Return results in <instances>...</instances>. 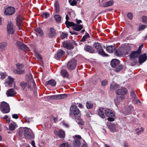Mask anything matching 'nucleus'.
Segmentation results:
<instances>
[{
    "mask_svg": "<svg viewBox=\"0 0 147 147\" xmlns=\"http://www.w3.org/2000/svg\"><path fill=\"white\" fill-rule=\"evenodd\" d=\"M14 79L11 77H8L5 80V83L6 86H10L12 83L13 82Z\"/></svg>",
    "mask_w": 147,
    "mask_h": 147,
    "instance_id": "nucleus-27",
    "label": "nucleus"
},
{
    "mask_svg": "<svg viewBox=\"0 0 147 147\" xmlns=\"http://www.w3.org/2000/svg\"><path fill=\"white\" fill-rule=\"evenodd\" d=\"M58 135L60 138H64L65 136V133L64 131L62 130H60L59 131Z\"/></svg>",
    "mask_w": 147,
    "mask_h": 147,
    "instance_id": "nucleus-40",
    "label": "nucleus"
},
{
    "mask_svg": "<svg viewBox=\"0 0 147 147\" xmlns=\"http://www.w3.org/2000/svg\"><path fill=\"white\" fill-rule=\"evenodd\" d=\"M123 145L124 147H128L129 146L127 143L126 142H124Z\"/></svg>",
    "mask_w": 147,
    "mask_h": 147,
    "instance_id": "nucleus-64",
    "label": "nucleus"
},
{
    "mask_svg": "<svg viewBox=\"0 0 147 147\" xmlns=\"http://www.w3.org/2000/svg\"><path fill=\"white\" fill-rule=\"evenodd\" d=\"M16 67L17 69H21L24 67V65L23 64L18 63L16 64Z\"/></svg>",
    "mask_w": 147,
    "mask_h": 147,
    "instance_id": "nucleus-46",
    "label": "nucleus"
},
{
    "mask_svg": "<svg viewBox=\"0 0 147 147\" xmlns=\"http://www.w3.org/2000/svg\"><path fill=\"white\" fill-rule=\"evenodd\" d=\"M105 113L107 117H114L115 116L114 112L109 109H106L105 111Z\"/></svg>",
    "mask_w": 147,
    "mask_h": 147,
    "instance_id": "nucleus-15",
    "label": "nucleus"
},
{
    "mask_svg": "<svg viewBox=\"0 0 147 147\" xmlns=\"http://www.w3.org/2000/svg\"><path fill=\"white\" fill-rule=\"evenodd\" d=\"M74 42L73 41H65L63 43V47L68 49H72L74 47Z\"/></svg>",
    "mask_w": 147,
    "mask_h": 147,
    "instance_id": "nucleus-8",
    "label": "nucleus"
},
{
    "mask_svg": "<svg viewBox=\"0 0 147 147\" xmlns=\"http://www.w3.org/2000/svg\"><path fill=\"white\" fill-rule=\"evenodd\" d=\"M15 9L14 7H8L5 9L4 14L5 15H11L15 13Z\"/></svg>",
    "mask_w": 147,
    "mask_h": 147,
    "instance_id": "nucleus-11",
    "label": "nucleus"
},
{
    "mask_svg": "<svg viewBox=\"0 0 147 147\" xmlns=\"http://www.w3.org/2000/svg\"><path fill=\"white\" fill-rule=\"evenodd\" d=\"M7 29L8 32L9 34H13L14 32L13 29V24L11 22H9L7 24Z\"/></svg>",
    "mask_w": 147,
    "mask_h": 147,
    "instance_id": "nucleus-16",
    "label": "nucleus"
},
{
    "mask_svg": "<svg viewBox=\"0 0 147 147\" xmlns=\"http://www.w3.org/2000/svg\"><path fill=\"white\" fill-rule=\"evenodd\" d=\"M128 53V51L125 50H124L122 51H120L119 50H116L115 52V55L119 57H121L123 55H125Z\"/></svg>",
    "mask_w": 147,
    "mask_h": 147,
    "instance_id": "nucleus-17",
    "label": "nucleus"
},
{
    "mask_svg": "<svg viewBox=\"0 0 147 147\" xmlns=\"http://www.w3.org/2000/svg\"><path fill=\"white\" fill-rule=\"evenodd\" d=\"M35 55L37 59H40V60H41L42 59V56L38 53H36L35 54Z\"/></svg>",
    "mask_w": 147,
    "mask_h": 147,
    "instance_id": "nucleus-51",
    "label": "nucleus"
},
{
    "mask_svg": "<svg viewBox=\"0 0 147 147\" xmlns=\"http://www.w3.org/2000/svg\"><path fill=\"white\" fill-rule=\"evenodd\" d=\"M49 15V13L48 12L44 13L42 14L43 17H45V18H47Z\"/></svg>",
    "mask_w": 147,
    "mask_h": 147,
    "instance_id": "nucleus-57",
    "label": "nucleus"
},
{
    "mask_svg": "<svg viewBox=\"0 0 147 147\" xmlns=\"http://www.w3.org/2000/svg\"><path fill=\"white\" fill-rule=\"evenodd\" d=\"M16 94V92L13 88L9 89L7 91L6 93V94L8 97L13 96Z\"/></svg>",
    "mask_w": 147,
    "mask_h": 147,
    "instance_id": "nucleus-21",
    "label": "nucleus"
},
{
    "mask_svg": "<svg viewBox=\"0 0 147 147\" xmlns=\"http://www.w3.org/2000/svg\"><path fill=\"white\" fill-rule=\"evenodd\" d=\"M76 60L74 59L70 60L67 63V67L69 70H72L75 68L76 66Z\"/></svg>",
    "mask_w": 147,
    "mask_h": 147,
    "instance_id": "nucleus-5",
    "label": "nucleus"
},
{
    "mask_svg": "<svg viewBox=\"0 0 147 147\" xmlns=\"http://www.w3.org/2000/svg\"><path fill=\"white\" fill-rule=\"evenodd\" d=\"M56 33L55 29L51 28L49 30L48 36L49 38H52L55 36Z\"/></svg>",
    "mask_w": 147,
    "mask_h": 147,
    "instance_id": "nucleus-22",
    "label": "nucleus"
},
{
    "mask_svg": "<svg viewBox=\"0 0 147 147\" xmlns=\"http://www.w3.org/2000/svg\"><path fill=\"white\" fill-rule=\"evenodd\" d=\"M119 97H118V96H116L115 99V104L117 106L118 105L120 102V100L119 99Z\"/></svg>",
    "mask_w": 147,
    "mask_h": 147,
    "instance_id": "nucleus-47",
    "label": "nucleus"
},
{
    "mask_svg": "<svg viewBox=\"0 0 147 147\" xmlns=\"http://www.w3.org/2000/svg\"><path fill=\"white\" fill-rule=\"evenodd\" d=\"M130 95L131 97L132 100L134 104H137L138 103H140V101L138 98L134 90L131 91L130 93Z\"/></svg>",
    "mask_w": 147,
    "mask_h": 147,
    "instance_id": "nucleus-10",
    "label": "nucleus"
},
{
    "mask_svg": "<svg viewBox=\"0 0 147 147\" xmlns=\"http://www.w3.org/2000/svg\"><path fill=\"white\" fill-rule=\"evenodd\" d=\"M54 5L55 11L57 13H59L60 11L59 7L58 2L57 0L55 1Z\"/></svg>",
    "mask_w": 147,
    "mask_h": 147,
    "instance_id": "nucleus-31",
    "label": "nucleus"
},
{
    "mask_svg": "<svg viewBox=\"0 0 147 147\" xmlns=\"http://www.w3.org/2000/svg\"><path fill=\"white\" fill-rule=\"evenodd\" d=\"M16 124L14 122H11L9 125V129L13 131L16 128Z\"/></svg>",
    "mask_w": 147,
    "mask_h": 147,
    "instance_id": "nucleus-33",
    "label": "nucleus"
},
{
    "mask_svg": "<svg viewBox=\"0 0 147 147\" xmlns=\"http://www.w3.org/2000/svg\"><path fill=\"white\" fill-rule=\"evenodd\" d=\"M7 43L6 42H2L0 43V49L1 50H4L7 46Z\"/></svg>",
    "mask_w": 147,
    "mask_h": 147,
    "instance_id": "nucleus-32",
    "label": "nucleus"
},
{
    "mask_svg": "<svg viewBox=\"0 0 147 147\" xmlns=\"http://www.w3.org/2000/svg\"><path fill=\"white\" fill-rule=\"evenodd\" d=\"M108 83L107 81L106 80H103L101 82V84L102 86H105Z\"/></svg>",
    "mask_w": 147,
    "mask_h": 147,
    "instance_id": "nucleus-56",
    "label": "nucleus"
},
{
    "mask_svg": "<svg viewBox=\"0 0 147 147\" xmlns=\"http://www.w3.org/2000/svg\"><path fill=\"white\" fill-rule=\"evenodd\" d=\"M56 84V81L53 79L50 80L46 82V84L47 85H50L53 86H55Z\"/></svg>",
    "mask_w": 147,
    "mask_h": 147,
    "instance_id": "nucleus-30",
    "label": "nucleus"
},
{
    "mask_svg": "<svg viewBox=\"0 0 147 147\" xmlns=\"http://www.w3.org/2000/svg\"><path fill=\"white\" fill-rule=\"evenodd\" d=\"M123 68V66L122 65H119L117 67L115 68L114 70L115 72H119Z\"/></svg>",
    "mask_w": 147,
    "mask_h": 147,
    "instance_id": "nucleus-45",
    "label": "nucleus"
},
{
    "mask_svg": "<svg viewBox=\"0 0 147 147\" xmlns=\"http://www.w3.org/2000/svg\"><path fill=\"white\" fill-rule=\"evenodd\" d=\"M67 96L66 94H61L49 96V98L51 99H60L66 98Z\"/></svg>",
    "mask_w": 147,
    "mask_h": 147,
    "instance_id": "nucleus-9",
    "label": "nucleus"
},
{
    "mask_svg": "<svg viewBox=\"0 0 147 147\" xmlns=\"http://www.w3.org/2000/svg\"><path fill=\"white\" fill-rule=\"evenodd\" d=\"M86 107L88 109L92 108L93 107V104L90 102H87L86 103Z\"/></svg>",
    "mask_w": 147,
    "mask_h": 147,
    "instance_id": "nucleus-44",
    "label": "nucleus"
},
{
    "mask_svg": "<svg viewBox=\"0 0 147 147\" xmlns=\"http://www.w3.org/2000/svg\"><path fill=\"white\" fill-rule=\"evenodd\" d=\"M113 3V0H110L104 3L103 5L102 6L104 7H107L109 6H111Z\"/></svg>",
    "mask_w": 147,
    "mask_h": 147,
    "instance_id": "nucleus-36",
    "label": "nucleus"
},
{
    "mask_svg": "<svg viewBox=\"0 0 147 147\" xmlns=\"http://www.w3.org/2000/svg\"><path fill=\"white\" fill-rule=\"evenodd\" d=\"M69 32L72 35H73V34L78 35V32H75V31H73V32L70 31Z\"/></svg>",
    "mask_w": 147,
    "mask_h": 147,
    "instance_id": "nucleus-63",
    "label": "nucleus"
},
{
    "mask_svg": "<svg viewBox=\"0 0 147 147\" xmlns=\"http://www.w3.org/2000/svg\"><path fill=\"white\" fill-rule=\"evenodd\" d=\"M109 117L107 118L108 121H114L115 119L113 118L114 117Z\"/></svg>",
    "mask_w": 147,
    "mask_h": 147,
    "instance_id": "nucleus-60",
    "label": "nucleus"
},
{
    "mask_svg": "<svg viewBox=\"0 0 147 147\" xmlns=\"http://www.w3.org/2000/svg\"><path fill=\"white\" fill-rule=\"evenodd\" d=\"M140 53H141L140 52L139 50L133 51L129 55V57L131 58L134 59L138 57Z\"/></svg>",
    "mask_w": 147,
    "mask_h": 147,
    "instance_id": "nucleus-19",
    "label": "nucleus"
},
{
    "mask_svg": "<svg viewBox=\"0 0 147 147\" xmlns=\"http://www.w3.org/2000/svg\"><path fill=\"white\" fill-rule=\"evenodd\" d=\"M74 139L73 142L74 147H79L81 145L80 140L81 139V136L79 135H76L73 136Z\"/></svg>",
    "mask_w": 147,
    "mask_h": 147,
    "instance_id": "nucleus-6",
    "label": "nucleus"
},
{
    "mask_svg": "<svg viewBox=\"0 0 147 147\" xmlns=\"http://www.w3.org/2000/svg\"><path fill=\"white\" fill-rule=\"evenodd\" d=\"M125 95H121V96H118V97H119V99H120V100H123L125 98Z\"/></svg>",
    "mask_w": 147,
    "mask_h": 147,
    "instance_id": "nucleus-62",
    "label": "nucleus"
},
{
    "mask_svg": "<svg viewBox=\"0 0 147 147\" xmlns=\"http://www.w3.org/2000/svg\"><path fill=\"white\" fill-rule=\"evenodd\" d=\"M84 50L90 53H93L94 52V50L92 47L89 45H85L84 47Z\"/></svg>",
    "mask_w": 147,
    "mask_h": 147,
    "instance_id": "nucleus-26",
    "label": "nucleus"
},
{
    "mask_svg": "<svg viewBox=\"0 0 147 147\" xmlns=\"http://www.w3.org/2000/svg\"><path fill=\"white\" fill-rule=\"evenodd\" d=\"M23 20V18L20 16H18L16 18V21L17 25V26L18 27L19 30L22 29Z\"/></svg>",
    "mask_w": 147,
    "mask_h": 147,
    "instance_id": "nucleus-12",
    "label": "nucleus"
},
{
    "mask_svg": "<svg viewBox=\"0 0 147 147\" xmlns=\"http://www.w3.org/2000/svg\"><path fill=\"white\" fill-rule=\"evenodd\" d=\"M69 2L72 6L75 5L77 3V1L75 0H73L72 2L71 0H69Z\"/></svg>",
    "mask_w": 147,
    "mask_h": 147,
    "instance_id": "nucleus-49",
    "label": "nucleus"
},
{
    "mask_svg": "<svg viewBox=\"0 0 147 147\" xmlns=\"http://www.w3.org/2000/svg\"><path fill=\"white\" fill-rule=\"evenodd\" d=\"M89 37L90 36L89 34L87 33H86L85 35L83 37L82 39L80 40V42H84L86 41L87 39L89 38Z\"/></svg>",
    "mask_w": 147,
    "mask_h": 147,
    "instance_id": "nucleus-37",
    "label": "nucleus"
},
{
    "mask_svg": "<svg viewBox=\"0 0 147 147\" xmlns=\"http://www.w3.org/2000/svg\"><path fill=\"white\" fill-rule=\"evenodd\" d=\"M119 61L117 59H113L111 63V65L112 67L115 68L119 64Z\"/></svg>",
    "mask_w": 147,
    "mask_h": 147,
    "instance_id": "nucleus-23",
    "label": "nucleus"
},
{
    "mask_svg": "<svg viewBox=\"0 0 147 147\" xmlns=\"http://www.w3.org/2000/svg\"><path fill=\"white\" fill-rule=\"evenodd\" d=\"M35 31L38 33L40 36H42L43 35V32L40 28H38L35 29Z\"/></svg>",
    "mask_w": 147,
    "mask_h": 147,
    "instance_id": "nucleus-39",
    "label": "nucleus"
},
{
    "mask_svg": "<svg viewBox=\"0 0 147 147\" xmlns=\"http://www.w3.org/2000/svg\"><path fill=\"white\" fill-rule=\"evenodd\" d=\"M26 78L28 81L29 84L27 86L28 88L31 90V87L33 86L34 88L36 87V84L34 80L32 75L31 74H29L26 76Z\"/></svg>",
    "mask_w": 147,
    "mask_h": 147,
    "instance_id": "nucleus-4",
    "label": "nucleus"
},
{
    "mask_svg": "<svg viewBox=\"0 0 147 147\" xmlns=\"http://www.w3.org/2000/svg\"><path fill=\"white\" fill-rule=\"evenodd\" d=\"M61 74L62 77L64 78H68L69 76L68 72L65 69H62L61 70Z\"/></svg>",
    "mask_w": 147,
    "mask_h": 147,
    "instance_id": "nucleus-25",
    "label": "nucleus"
},
{
    "mask_svg": "<svg viewBox=\"0 0 147 147\" xmlns=\"http://www.w3.org/2000/svg\"><path fill=\"white\" fill-rule=\"evenodd\" d=\"M68 35L67 34L66 32H62L60 35V37L62 39H64Z\"/></svg>",
    "mask_w": 147,
    "mask_h": 147,
    "instance_id": "nucleus-48",
    "label": "nucleus"
},
{
    "mask_svg": "<svg viewBox=\"0 0 147 147\" xmlns=\"http://www.w3.org/2000/svg\"><path fill=\"white\" fill-rule=\"evenodd\" d=\"M127 92V90L126 88H123L119 89L116 91V93L119 95H126Z\"/></svg>",
    "mask_w": 147,
    "mask_h": 147,
    "instance_id": "nucleus-20",
    "label": "nucleus"
},
{
    "mask_svg": "<svg viewBox=\"0 0 147 147\" xmlns=\"http://www.w3.org/2000/svg\"><path fill=\"white\" fill-rule=\"evenodd\" d=\"M0 75L1 76V78L2 79L5 78L6 76V73L4 72H0Z\"/></svg>",
    "mask_w": 147,
    "mask_h": 147,
    "instance_id": "nucleus-54",
    "label": "nucleus"
},
{
    "mask_svg": "<svg viewBox=\"0 0 147 147\" xmlns=\"http://www.w3.org/2000/svg\"><path fill=\"white\" fill-rule=\"evenodd\" d=\"M144 129L142 127H141L140 129L139 128H137L136 129V134L138 135L142 133L144 131Z\"/></svg>",
    "mask_w": 147,
    "mask_h": 147,
    "instance_id": "nucleus-42",
    "label": "nucleus"
},
{
    "mask_svg": "<svg viewBox=\"0 0 147 147\" xmlns=\"http://www.w3.org/2000/svg\"><path fill=\"white\" fill-rule=\"evenodd\" d=\"M147 59V56L146 53L141 55L139 57L138 60L140 64H142Z\"/></svg>",
    "mask_w": 147,
    "mask_h": 147,
    "instance_id": "nucleus-18",
    "label": "nucleus"
},
{
    "mask_svg": "<svg viewBox=\"0 0 147 147\" xmlns=\"http://www.w3.org/2000/svg\"><path fill=\"white\" fill-rule=\"evenodd\" d=\"M54 18L57 22L61 21V17L59 15H55L54 16Z\"/></svg>",
    "mask_w": 147,
    "mask_h": 147,
    "instance_id": "nucleus-43",
    "label": "nucleus"
},
{
    "mask_svg": "<svg viewBox=\"0 0 147 147\" xmlns=\"http://www.w3.org/2000/svg\"><path fill=\"white\" fill-rule=\"evenodd\" d=\"M24 136L26 138L31 139L34 138V135L31 129L27 127L24 128Z\"/></svg>",
    "mask_w": 147,
    "mask_h": 147,
    "instance_id": "nucleus-2",
    "label": "nucleus"
},
{
    "mask_svg": "<svg viewBox=\"0 0 147 147\" xmlns=\"http://www.w3.org/2000/svg\"><path fill=\"white\" fill-rule=\"evenodd\" d=\"M1 109L3 113H7L10 111L9 105L5 102H3L1 104Z\"/></svg>",
    "mask_w": 147,
    "mask_h": 147,
    "instance_id": "nucleus-7",
    "label": "nucleus"
},
{
    "mask_svg": "<svg viewBox=\"0 0 147 147\" xmlns=\"http://www.w3.org/2000/svg\"><path fill=\"white\" fill-rule=\"evenodd\" d=\"M104 109L102 108H100L98 111V114L99 116L103 119L105 118V116L104 114Z\"/></svg>",
    "mask_w": 147,
    "mask_h": 147,
    "instance_id": "nucleus-24",
    "label": "nucleus"
},
{
    "mask_svg": "<svg viewBox=\"0 0 147 147\" xmlns=\"http://www.w3.org/2000/svg\"><path fill=\"white\" fill-rule=\"evenodd\" d=\"M119 87V85L115 83H113L111 84L110 86V89L111 90H114Z\"/></svg>",
    "mask_w": 147,
    "mask_h": 147,
    "instance_id": "nucleus-35",
    "label": "nucleus"
},
{
    "mask_svg": "<svg viewBox=\"0 0 147 147\" xmlns=\"http://www.w3.org/2000/svg\"><path fill=\"white\" fill-rule=\"evenodd\" d=\"M24 131V129H20L18 132V134L19 136H21L23 134Z\"/></svg>",
    "mask_w": 147,
    "mask_h": 147,
    "instance_id": "nucleus-55",
    "label": "nucleus"
},
{
    "mask_svg": "<svg viewBox=\"0 0 147 147\" xmlns=\"http://www.w3.org/2000/svg\"><path fill=\"white\" fill-rule=\"evenodd\" d=\"M13 72L15 74H21L24 73L25 70L21 69H15L14 70Z\"/></svg>",
    "mask_w": 147,
    "mask_h": 147,
    "instance_id": "nucleus-38",
    "label": "nucleus"
},
{
    "mask_svg": "<svg viewBox=\"0 0 147 147\" xmlns=\"http://www.w3.org/2000/svg\"><path fill=\"white\" fill-rule=\"evenodd\" d=\"M142 20L145 23H147V17L144 16L142 17Z\"/></svg>",
    "mask_w": 147,
    "mask_h": 147,
    "instance_id": "nucleus-59",
    "label": "nucleus"
},
{
    "mask_svg": "<svg viewBox=\"0 0 147 147\" xmlns=\"http://www.w3.org/2000/svg\"><path fill=\"white\" fill-rule=\"evenodd\" d=\"M20 85L22 88L24 89L26 86L27 84L24 82H22L20 83Z\"/></svg>",
    "mask_w": 147,
    "mask_h": 147,
    "instance_id": "nucleus-53",
    "label": "nucleus"
},
{
    "mask_svg": "<svg viewBox=\"0 0 147 147\" xmlns=\"http://www.w3.org/2000/svg\"><path fill=\"white\" fill-rule=\"evenodd\" d=\"M59 147H70V146L67 143H64L61 144Z\"/></svg>",
    "mask_w": 147,
    "mask_h": 147,
    "instance_id": "nucleus-52",
    "label": "nucleus"
},
{
    "mask_svg": "<svg viewBox=\"0 0 147 147\" xmlns=\"http://www.w3.org/2000/svg\"><path fill=\"white\" fill-rule=\"evenodd\" d=\"M12 117L13 118L16 119H18L19 117L18 115L17 114H13Z\"/></svg>",
    "mask_w": 147,
    "mask_h": 147,
    "instance_id": "nucleus-61",
    "label": "nucleus"
},
{
    "mask_svg": "<svg viewBox=\"0 0 147 147\" xmlns=\"http://www.w3.org/2000/svg\"><path fill=\"white\" fill-rule=\"evenodd\" d=\"M109 129L112 132H117L118 130V126L117 123H112L109 126Z\"/></svg>",
    "mask_w": 147,
    "mask_h": 147,
    "instance_id": "nucleus-13",
    "label": "nucleus"
},
{
    "mask_svg": "<svg viewBox=\"0 0 147 147\" xmlns=\"http://www.w3.org/2000/svg\"><path fill=\"white\" fill-rule=\"evenodd\" d=\"M94 47L98 51V53L100 55L104 56H108V55L106 54L102 48L100 44L98 42H96L93 45Z\"/></svg>",
    "mask_w": 147,
    "mask_h": 147,
    "instance_id": "nucleus-3",
    "label": "nucleus"
},
{
    "mask_svg": "<svg viewBox=\"0 0 147 147\" xmlns=\"http://www.w3.org/2000/svg\"><path fill=\"white\" fill-rule=\"evenodd\" d=\"M115 47L114 46L111 45L107 47H106V51L109 53H111L113 52L115 50Z\"/></svg>",
    "mask_w": 147,
    "mask_h": 147,
    "instance_id": "nucleus-29",
    "label": "nucleus"
},
{
    "mask_svg": "<svg viewBox=\"0 0 147 147\" xmlns=\"http://www.w3.org/2000/svg\"><path fill=\"white\" fill-rule=\"evenodd\" d=\"M83 27V26L81 24H75L73 27V29L76 31H80L82 28Z\"/></svg>",
    "mask_w": 147,
    "mask_h": 147,
    "instance_id": "nucleus-28",
    "label": "nucleus"
},
{
    "mask_svg": "<svg viewBox=\"0 0 147 147\" xmlns=\"http://www.w3.org/2000/svg\"><path fill=\"white\" fill-rule=\"evenodd\" d=\"M16 44L18 47L19 49L23 50L24 51H26L28 49V47L26 45L22 43L20 41H17L16 42Z\"/></svg>",
    "mask_w": 147,
    "mask_h": 147,
    "instance_id": "nucleus-14",
    "label": "nucleus"
},
{
    "mask_svg": "<svg viewBox=\"0 0 147 147\" xmlns=\"http://www.w3.org/2000/svg\"><path fill=\"white\" fill-rule=\"evenodd\" d=\"M65 24L67 27L69 28L71 26H73L74 27L75 24L73 22H70L68 21H66L65 22Z\"/></svg>",
    "mask_w": 147,
    "mask_h": 147,
    "instance_id": "nucleus-41",
    "label": "nucleus"
},
{
    "mask_svg": "<svg viewBox=\"0 0 147 147\" xmlns=\"http://www.w3.org/2000/svg\"><path fill=\"white\" fill-rule=\"evenodd\" d=\"M147 27V26L145 25H142L139 26L138 29L139 31H140L141 30L144 29Z\"/></svg>",
    "mask_w": 147,
    "mask_h": 147,
    "instance_id": "nucleus-50",
    "label": "nucleus"
},
{
    "mask_svg": "<svg viewBox=\"0 0 147 147\" xmlns=\"http://www.w3.org/2000/svg\"><path fill=\"white\" fill-rule=\"evenodd\" d=\"M128 17L130 20H131L133 18V15L131 13H129L127 14Z\"/></svg>",
    "mask_w": 147,
    "mask_h": 147,
    "instance_id": "nucleus-58",
    "label": "nucleus"
},
{
    "mask_svg": "<svg viewBox=\"0 0 147 147\" xmlns=\"http://www.w3.org/2000/svg\"><path fill=\"white\" fill-rule=\"evenodd\" d=\"M65 53V52L63 50H60L57 52V57L58 58H59L62 57Z\"/></svg>",
    "mask_w": 147,
    "mask_h": 147,
    "instance_id": "nucleus-34",
    "label": "nucleus"
},
{
    "mask_svg": "<svg viewBox=\"0 0 147 147\" xmlns=\"http://www.w3.org/2000/svg\"><path fill=\"white\" fill-rule=\"evenodd\" d=\"M69 116L72 119H75L80 115V110L75 105H72L70 108Z\"/></svg>",
    "mask_w": 147,
    "mask_h": 147,
    "instance_id": "nucleus-1",
    "label": "nucleus"
}]
</instances>
